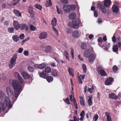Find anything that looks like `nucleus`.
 Segmentation results:
<instances>
[{"mask_svg": "<svg viewBox=\"0 0 121 121\" xmlns=\"http://www.w3.org/2000/svg\"><path fill=\"white\" fill-rule=\"evenodd\" d=\"M27 26V25L24 24H19V28L21 30H24Z\"/></svg>", "mask_w": 121, "mask_h": 121, "instance_id": "obj_31", "label": "nucleus"}, {"mask_svg": "<svg viewBox=\"0 0 121 121\" xmlns=\"http://www.w3.org/2000/svg\"><path fill=\"white\" fill-rule=\"evenodd\" d=\"M73 99L74 100L73 101V103L74 104V105L75 107V108L77 109H78V107L77 105V104L76 101V99H74V98H73Z\"/></svg>", "mask_w": 121, "mask_h": 121, "instance_id": "obj_47", "label": "nucleus"}, {"mask_svg": "<svg viewBox=\"0 0 121 121\" xmlns=\"http://www.w3.org/2000/svg\"><path fill=\"white\" fill-rule=\"evenodd\" d=\"M14 30V28L13 27L9 28L8 29V32L10 33L13 32Z\"/></svg>", "mask_w": 121, "mask_h": 121, "instance_id": "obj_44", "label": "nucleus"}, {"mask_svg": "<svg viewBox=\"0 0 121 121\" xmlns=\"http://www.w3.org/2000/svg\"><path fill=\"white\" fill-rule=\"evenodd\" d=\"M68 71L70 76H72L73 77H74V71L72 68L71 67L69 68L68 69Z\"/></svg>", "mask_w": 121, "mask_h": 121, "instance_id": "obj_23", "label": "nucleus"}, {"mask_svg": "<svg viewBox=\"0 0 121 121\" xmlns=\"http://www.w3.org/2000/svg\"><path fill=\"white\" fill-rule=\"evenodd\" d=\"M28 12L30 15L34 14V12L33 10V8L31 7H29L28 9Z\"/></svg>", "mask_w": 121, "mask_h": 121, "instance_id": "obj_35", "label": "nucleus"}, {"mask_svg": "<svg viewBox=\"0 0 121 121\" xmlns=\"http://www.w3.org/2000/svg\"><path fill=\"white\" fill-rule=\"evenodd\" d=\"M23 49L22 48H20L18 50V52L19 53H22L23 51Z\"/></svg>", "mask_w": 121, "mask_h": 121, "instance_id": "obj_64", "label": "nucleus"}, {"mask_svg": "<svg viewBox=\"0 0 121 121\" xmlns=\"http://www.w3.org/2000/svg\"><path fill=\"white\" fill-rule=\"evenodd\" d=\"M20 0H13L11 3L12 6H14L17 4L19 2Z\"/></svg>", "mask_w": 121, "mask_h": 121, "instance_id": "obj_34", "label": "nucleus"}, {"mask_svg": "<svg viewBox=\"0 0 121 121\" xmlns=\"http://www.w3.org/2000/svg\"><path fill=\"white\" fill-rule=\"evenodd\" d=\"M89 99L88 100V105L90 106L92 105V97L91 95H90L89 96Z\"/></svg>", "mask_w": 121, "mask_h": 121, "instance_id": "obj_33", "label": "nucleus"}, {"mask_svg": "<svg viewBox=\"0 0 121 121\" xmlns=\"http://www.w3.org/2000/svg\"><path fill=\"white\" fill-rule=\"evenodd\" d=\"M13 12L16 16H18V17L22 16L21 13L19 10L16 9H14L13 10Z\"/></svg>", "mask_w": 121, "mask_h": 121, "instance_id": "obj_26", "label": "nucleus"}, {"mask_svg": "<svg viewBox=\"0 0 121 121\" xmlns=\"http://www.w3.org/2000/svg\"><path fill=\"white\" fill-rule=\"evenodd\" d=\"M12 38L14 41L16 42H17L19 40V37L17 35H13Z\"/></svg>", "mask_w": 121, "mask_h": 121, "instance_id": "obj_29", "label": "nucleus"}, {"mask_svg": "<svg viewBox=\"0 0 121 121\" xmlns=\"http://www.w3.org/2000/svg\"><path fill=\"white\" fill-rule=\"evenodd\" d=\"M13 25L16 30H17L19 29V24L17 21H14L13 22Z\"/></svg>", "mask_w": 121, "mask_h": 121, "instance_id": "obj_16", "label": "nucleus"}, {"mask_svg": "<svg viewBox=\"0 0 121 121\" xmlns=\"http://www.w3.org/2000/svg\"><path fill=\"white\" fill-rule=\"evenodd\" d=\"M21 74L24 79H28L31 78V76L26 72H23Z\"/></svg>", "mask_w": 121, "mask_h": 121, "instance_id": "obj_11", "label": "nucleus"}, {"mask_svg": "<svg viewBox=\"0 0 121 121\" xmlns=\"http://www.w3.org/2000/svg\"><path fill=\"white\" fill-rule=\"evenodd\" d=\"M47 80L48 82H52L53 79V77L51 76H47L46 78H45Z\"/></svg>", "mask_w": 121, "mask_h": 121, "instance_id": "obj_30", "label": "nucleus"}, {"mask_svg": "<svg viewBox=\"0 0 121 121\" xmlns=\"http://www.w3.org/2000/svg\"><path fill=\"white\" fill-rule=\"evenodd\" d=\"M82 69L83 72L86 73V65L84 64L82 65Z\"/></svg>", "mask_w": 121, "mask_h": 121, "instance_id": "obj_43", "label": "nucleus"}, {"mask_svg": "<svg viewBox=\"0 0 121 121\" xmlns=\"http://www.w3.org/2000/svg\"><path fill=\"white\" fill-rule=\"evenodd\" d=\"M72 31L71 28H68L66 30V33L68 34H70L71 33Z\"/></svg>", "mask_w": 121, "mask_h": 121, "instance_id": "obj_58", "label": "nucleus"}, {"mask_svg": "<svg viewBox=\"0 0 121 121\" xmlns=\"http://www.w3.org/2000/svg\"><path fill=\"white\" fill-rule=\"evenodd\" d=\"M86 43H82L81 45V48L82 50L85 49L86 47Z\"/></svg>", "mask_w": 121, "mask_h": 121, "instance_id": "obj_37", "label": "nucleus"}, {"mask_svg": "<svg viewBox=\"0 0 121 121\" xmlns=\"http://www.w3.org/2000/svg\"><path fill=\"white\" fill-rule=\"evenodd\" d=\"M58 74V71L56 69H53L51 72L52 75L54 77H56L57 76Z\"/></svg>", "mask_w": 121, "mask_h": 121, "instance_id": "obj_20", "label": "nucleus"}, {"mask_svg": "<svg viewBox=\"0 0 121 121\" xmlns=\"http://www.w3.org/2000/svg\"><path fill=\"white\" fill-rule=\"evenodd\" d=\"M119 9L117 5H114L112 7V9L114 13H118L119 11Z\"/></svg>", "mask_w": 121, "mask_h": 121, "instance_id": "obj_15", "label": "nucleus"}, {"mask_svg": "<svg viewBox=\"0 0 121 121\" xmlns=\"http://www.w3.org/2000/svg\"><path fill=\"white\" fill-rule=\"evenodd\" d=\"M23 54L25 56H27L28 55V52L27 51H25L24 52Z\"/></svg>", "mask_w": 121, "mask_h": 121, "instance_id": "obj_62", "label": "nucleus"}, {"mask_svg": "<svg viewBox=\"0 0 121 121\" xmlns=\"http://www.w3.org/2000/svg\"><path fill=\"white\" fill-rule=\"evenodd\" d=\"M14 76L16 77H17L18 78L19 77H21L19 73L17 72H14L13 73Z\"/></svg>", "mask_w": 121, "mask_h": 121, "instance_id": "obj_48", "label": "nucleus"}, {"mask_svg": "<svg viewBox=\"0 0 121 121\" xmlns=\"http://www.w3.org/2000/svg\"><path fill=\"white\" fill-rule=\"evenodd\" d=\"M112 40L113 42H115L116 41V39L115 36H113V37Z\"/></svg>", "mask_w": 121, "mask_h": 121, "instance_id": "obj_63", "label": "nucleus"}, {"mask_svg": "<svg viewBox=\"0 0 121 121\" xmlns=\"http://www.w3.org/2000/svg\"><path fill=\"white\" fill-rule=\"evenodd\" d=\"M76 14L75 13L72 12L69 14V17L70 19H74L76 17Z\"/></svg>", "mask_w": 121, "mask_h": 121, "instance_id": "obj_19", "label": "nucleus"}, {"mask_svg": "<svg viewBox=\"0 0 121 121\" xmlns=\"http://www.w3.org/2000/svg\"><path fill=\"white\" fill-rule=\"evenodd\" d=\"M94 90V88L93 86H92L91 88H88V91L90 93H92L93 92V91Z\"/></svg>", "mask_w": 121, "mask_h": 121, "instance_id": "obj_49", "label": "nucleus"}, {"mask_svg": "<svg viewBox=\"0 0 121 121\" xmlns=\"http://www.w3.org/2000/svg\"><path fill=\"white\" fill-rule=\"evenodd\" d=\"M24 38V35L23 34H21L19 36V38L21 39H23Z\"/></svg>", "mask_w": 121, "mask_h": 121, "instance_id": "obj_59", "label": "nucleus"}, {"mask_svg": "<svg viewBox=\"0 0 121 121\" xmlns=\"http://www.w3.org/2000/svg\"><path fill=\"white\" fill-rule=\"evenodd\" d=\"M98 118V116L97 114H96L94 115L93 117V120L94 121H96Z\"/></svg>", "mask_w": 121, "mask_h": 121, "instance_id": "obj_50", "label": "nucleus"}, {"mask_svg": "<svg viewBox=\"0 0 121 121\" xmlns=\"http://www.w3.org/2000/svg\"><path fill=\"white\" fill-rule=\"evenodd\" d=\"M47 36V34L45 32H43L40 33L39 35V38L40 39H45Z\"/></svg>", "mask_w": 121, "mask_h": 121, "instance_id": "obj_13", "label": "nucleus"}, {"mask_svg": "<svg viewBox=\"0 0 121 121\" xmlns=\"http://www.w3.org/2000/svg\"><path fill=\"white\" fill-rule=\"evenodd\" d=\"M105 114L107 117V121H112V119L110 115V113L108 112H105Z\"/></svg>", "mask_w": 121, "mask_h": 121, "instance_id": "obj_24", "label": "nucleus"}, {"mask_svg": "<svg viewBox=\"0 0 121 121\" xmlns=\"http://www.w3.org/2000/svg\"><path fill=\"white\" fill-rule=\"evenodd\" d=\"M56 11L58 14L62 15L63 14L62 9L61 8H59L57 6H56Z\"/></svg>", "mask_w": 121, "mask_h": 121, "instance_id": "obj_28", "label": "nucleus"}, {"mask_svg": "<svg viewBox=\"0 0 121 121\" xmlns=\"http://www.w3.org/2000/svg\"><path fill=\"white\" fill-rule=\"evenodd\" d=\"M0 97L1 99L4 98V103H6V106L9 108H12L13 104L11 103V100L8 97H5V95L3 92L1 91H0Z\"/></svg>", "mask_w": 121, "mask_h": 121, "instance_id": "obj_2", "label": "nucleus"}, {"mask_svg": "<svg viewBox=\"0 0 121 121\" xmlns=\"http://www.w3.org/2000/svg\"><path fill=\"white\" fill-rule=\"evenodd\" d=\"M6 91L7 94L9 97L13 95V92L12 89L9 87H7L6 88Z\"/></svg>", "mask_w": 121, "mask_h": 121, "instance_id": "obj_9", "label": "nucleus"}, {"mask_svg": "<svg viewBox=\"0 0 121 121\" xmlns=\"http://www.w3.org/2000/svg\"><path fill=\"white\" fill-rule=\"evenodd\" d=\"M39 69H43L46 66V65L44 63H42L39 65Z\"/></svg>", "mask_w": 121, "mask_h": 121, "instance_id": "obj_40", "label": "nucleus"}, {"mask_svg": "<svg viewBox=\"0 0 121 121\" xmlns=\"http://www.w3.org/2000/svg\"><path fill=\"white\" fill-rule=\"evenodd\" d=\"M78 79L79 83L80 84H82L83 82L81 77L79 76H78Z\"/></svg>", "mask_w": 121, "mask_h": 121, "instance_id": "obj_54", "label": "nucleus"}, {"mask_svg": "<svg viewBox=\"0 0 121 121\" xmlns=\"http://www.w3.org/2000/svg\"><path fill=\"white\" fill-rule=\"evenodd\" d=\"M64 54L67 59L69 61V58L68 56V53L67 51H65L64 52Z\"/></svg>", "mask_w": 121, "mask_h": 121, "instance_id": "obj_41", "label": "nucleus"}, {"mask_svg": "<svg viewBox=\"0 0 121 121\" xmlns=\"http://www.w3.org/2000/svg\"><path fill=\"white\" fill-rule=\"evenodd\" d=\"M98 42L101 43L103 41V40L101 37H99L98 39Z\"/></svg>", "mask_w": 121, "mask_h": 121, "instance_id": "obj_61", "label": "nucleus"}, {"mask_svg": "<svg viewBox=\"0 0 121 121\" xmlns=\"http://www.w3.org/2000/svg\"><path fill=\"white\" fill-rule=\"evenodd\" d=\"M6 107H7L6 105L5 104H4V103L2 104L1 106L0 105V113L2 110L3 111H5Z\"/></svg>", "mask_w": 121, "mask_h": 121, "instance_id": "obj_27", "label": "nucleus"}, {"mask_svg": "<svg viewBox=\"0 0 121 121\" xmlns=\"http://www.w3.org/2000/svg\"><path fill=\"white\" fill-rule=\"evenodd\" d=\"M17 58V54L13 55L10 60V63L9 64V66L10 69H12L15 66Z\"/></svg>", "mask_w": 121, "mask_h": 121, "instance_id": "obj_4", "label": "nucleus"}, {"mask_svg": "<svg viewBox=\"0 0 121 121\" xmlns=\"http://www.w3.org/2000/svg\"><path fill=\"white\" fill-rule=\"evenodd\" d=\"M57 20L56 18H53L51 21V24L52 26V29L55 32V34L57 35H58V32L54 27L56 24Z\"/></svg>", "mask_w": 121, "mask_h": 121, "instance_id": "obj_6", "label": "nucleus"}, {"mask_svg": "<svg viewBox=\"0 0 121 121\" xmlns=\"http://www.w3.org/2000/svg\"><path fill=\"white\" fill-rule=\"evenodd\" d=\"M52 5V3L51 0H49L48 1H46L45 5L47 7L50 6Z\"/></svg>", "mask_w": 121, "mask_h": 121, "instance_id": "obj_39", "label": "nucleus"}, {"mask_svg": "<svg viewBox=\"0 0 121 121\" xmlns=\"http://www.w3.org/2000/svg\"><path fill=\"white\" fill-rule=\"evenodd\" d=\"M97 8L100 9L103 13L105 14L107 12L106 9L103 4L100 3H98L97 4Z\"/></svg>", "mask_w": 121, "mask_h": 121, "instance_id": "obj_7", "label": "nucleus"}, {"mask_svg": "<svg viewBox=\"0 0 121 121\" xmlns=\"http://www.w3.org/2000/svg\"><path fill=\"white\" fill-rule=\"evenodd\" d=\"M97 70L99 74L101 76H105L107 75L104 69H102L100 67H98L97 68Z\"/></svg>", "mask_w": 121, "mask_h": 121, "instance_id": "obj_8", "label": "nucleus"}, {"mask_svg": "<svg viewBox=\"0 0 121 121\" xmlns=\"http://www.w3.org/2000/svg\"><path fill=\"white\" fill-rule=\"evenodd\" d=\"M81 34V32L79 30H76L73 32L72 35L74 38H78L80 36Z\"/></svg>", "mask_w": 121, "mask_h": 121, "instance_id": "obj_10", "label": "nucleus"}, {"mask_svg": "<svg viewBox=\"0 0 121 121\" xmlns=\"http://www.w3.org/2000/svg\"><path fill=\"white\" fill-rule=\"evenodd\" d=\"M51 71V69L49 67H47L45 69V72L47 73L50 72Z\"/></svg>", "mask_w": 121, "mask_h": 121, "instance_id": "obj_38", "label": "nucleus"}, {"mask_svg": "<svg viewBox=\"0 0 121 121\" xmlns=\"http://www.w3.org/2000/svg\"><path fill=\"white\" fill-rule=\"evenodd\" d=\"M35 7L36 8L40 10H41L42 8L41 6L39 4H35Z\"/></svg>", "mask_w": 121, "mask_h": 121, "instance_id": "obj_45", "label": "nucleus"}, {"mask_svg": "<svg viewBox=\"0 0 121 121\" xmlns=\"http://www.w3.org/2000/svg\"><path fill=\"white\" fill-rule=\"evenodd\" d=\"M60 2L62 4H67L68 1L67 0H61Z\"/></svg>", "mask_w": 121, "mask_h": 121, "instance_id": "obj_55", "label": "nucleus"}, {"mask_svg": "<svg viewBox=\"0 0 121 121\" xmlns=\"http://www.w3.org/2000/svg\"><path fill=\"white\" fill-rule=\"evenodd\" d=\"M76 6L74 4L70 5L69 4H65L63 6V9L65 12H69L71 10H74Z\"/></svg>", "mask_w": 121, "mask_h": 121, "instance_id": "obj_3", "label": "nucleus"}, {"mask_svg": "<svg viewBox=\"0 0 121 121\" xmlns=\"http://www.w3.org/2000/svg\"><path fill=\"white\" fill-rule=\"evenodd\" d=\"M18 81L16 80H13L12 84L14 90V97L17 98L22 91L24 80L21 77L18 78Z\"/></svg>", "mask_w": 121, "mask_h": 121, "instance_id": "obj_1", "label": "nucleus"}, {"mask_svg": "<svg viewBox=\"0 0 121 121\" xmlns=\"http://www.w3.org/2000/svg\"><path fill=\"white\" fill-rule=\"evenodd\" d=\"M80 102L81 105L84 106L85 105L84 99L82 97L80 98Z\"/></svg>", "mask_w": 121, "mask_h": 121, "instance_id": "obj_36", "label": "nucleus"}, {"mask_svg": "<svg viewBox=\"0 0 121 121\" xmlns=\"http://www.w3.org/2000/svg\"><path fill=\"white\" fill-rule=\"evenodd\" d=\"M94 15L95 17H97L98 16V14L97 10H96L94 11Z\"/></svg>", "mask_w": 121, "mask_h": 121, "instance_id": "obj_57", "label": "nucleus"}, {"mask_svg": "<svg viewBox=\"0 0 121 121\" xmlns=\"http://www.w3.org/2000/svg\"><path fill=\"white\" fill-rule=\"evenodd\" d=\"M30 28L31 30L33 31H35L36 29L35 27L32 25H31L30 26Z\"/></svg>", "mask_w": 121, "mask_h": 121, "instance_id": "obj_53", "label": "nucleus"}, {"mask_svg": "<svg viewBox=\"0 0 121 121\" xmlns=\"http://www.w3.org/2000/svg\"><path fill=\"white\" fill-rule=\"evenodd\" d=\"M52 49L51 46H47L45 48V52L47 53H49L51 52Z\"/></svg>", "mask_w": 121, "mask_h": 121, "instance_id": "obj_25", "label": "nucleus"}, {"mask_svg": "<svg viewBox=\"0 0 121 121\" xmlns=\"http://www.w3.org/2000/svg\"><path fill=\"white\" fill-rule=\"evenodd\" d=\"M38 74L39 75L40 77L44 78H46V77L47 76V74L48 75V74H47L46 73H45V72L44 70H43L42 72H39Z\"/></svg>", "mask_w": 121, "mask_h": 121, "instance_id": "obj_14", "label": "nucleus"}, {"mask_svg": "<svg viewBox=\"0 0 121 121\" xmlns=\"http://www.w3.org/2000/svg\"><path fill=\"white\" fill-rule=\"evenodd\" d=\"M89 57V61L90 62H91L94 60L95 58V55L93 54H91Z\"/></svg>", "mask_w": 121, "mask_h": 121, "instance_id": "obj_17", "label": "nucleus"}, {"mask_svg": "<svg viewBox=\"0 0 121 121\" xmlns=\"http://www.w3.org/2000/svg\"><path fill=\"white\" fill-rule=\"evenodd\" d=\"M65 102L67 104H69L70 103L69 102V99L68 97H67L65 100H64Z\"/></svg>", "mask_w": 121, "mask_h": 121, "instance_id": "obj_51", "label": "nucleus"}, {"mask_svg": "<svg viewBox=\"0 0 121 121\" xmlns=\"http://www.w3.org/2000/svg\"><path fill=\"white\" fill-rule=\"evenodd\" d=\"M27 69L29 71L31 72H33L34 71L33 67L31 66H29L27 68Z\"/></svg>", "mask_w": 121, "mask_h": 121, "instance_id": "obj_42", "label": "nucleus"}, {"mask_svg": "<svg viewBox=\"0 0 121 121\" xmlns=\"http://www.w3.org/2000/svg\"><path fill=\"white\" fill-rule=\"evenodd\" d=\"M71 53L72 55V56L73 59H74V50L73 48H71Z\"/></svg>", "mask_w": 121, "mask_h": 121, "instance_id": "obj_52", "label": "nucleus"}, {"mask_svg": "<svg viewBox=\"0 0 121 121\" xmlns=\"http://www.w3.org/2000/svg\"><path fill=\"white\" fill-rule=\"evenodd\" d=\"M114 79L111 77H110L108 78L105 82V84L106 85H109L112 84L111 83Z\"/></svg>", "mask_w": 121, "mask_h": 121, "instance_id": "obj_12", "label": "nucleus"}, {"mask_svg": "<svg viewBox=\"0 0 121 121\" xmlns=\"http://www.w3.org/2000/svg\"><path fill=\"white\" fill-rule=\"evenodd\" d=\"M118 69V67L116 66L115 65L112 67V69L113 72L115 73L117 72Z\"/></svg>", "mask_w": 121, "mask_h": 121, "instance_id": "obj_46", "label": "nucleus"}, {"mask_svg": "<svg viewBox=\"0 0 121 121\" xmlns=\"http://www.w3.org/2000/svg\"><path fill=\"white\" fill-rule=\"evenodd\" d=\"M112 50L114 52H118V46L117 45L115 44L113 46Z\"/></svg>", "mask_w": 121, "mask_h": 121, "instance_id": "obj_32", "label": "nucleus"}, {"mask_svg": "<svg viewBox=\"0 0 121 121\" xmlns=\"http://www.w3.org/2000/svg\"><path fill=\"white\" fill-rule=\"evenodd\" d=\"M109 98L112 99L116 100L118 98V97L114 93H112L109 94Z\"/></svg>", "mask_w": 121, "mask_h": 121, "instance_id": "obj_18", "label": "nucleus"}, {"mask_svg": "<svg viewBox=\"0 0 121 121\" xmlns=\"http://www.w3.org/2000/svg\"><path fill=\"white\" fill-rule=\"evenodd\" d=\"M110 45V43H108L106 47L104 48V49L108 51V49Z\"/></svg>", "mask_w": 121, "mask_h": 121, "instance_id": "obj_56", "label": "nucleus"}, {"mask_svg": "<svg viewBox=\"0 0 121 121\" xmlns=\"http://www.w3.org/2000/svg\"><path fill=\"white\" fill-rule=\"evenodd\" d=\"M111 3L110 0H105L104 2V5L106 7H107L110 5Z\"/></svg>", "mask_w": 121, "mask_h": 121, "instance_id": "obj_22", "label": "nucleus"}, {"mask_svg": "<svg viewBox=\"0 0 121 121\" xmlns=\"http://www.w3.org/2000/svg\"><path fill=\"white\" fill-rule=\"evenodd\" d=\"M85 113V112L84 111V110H82L80 114V116L81 117H84Z\"/></svg>", "mask_w": 121, "mask_h": 121, "instance_id": "obj_60", "label": "nucleus"}, {"mask_svg": "<svg viewBox=\"0 0 121 121\" xmlns=\"http://www.w3.org/2000/svg\"><path fill=\"white\" fill-rule=\"evenodd\" d=\"M90 49H87L84 52V56L86 58L88 57L90 55Z\"/></svg>", "mask_w": 121, "mask_h": 121, "instance_id": "obj_21", "label": "nucleus"}, {"mask_svg": "<svg viewBox=\"0 0 121 121\" xmlns=\"http://www.w3.org/2000/svg\"><path fill=\"white\" fill-rule=\"evenodd\" d=\"M81 23V22L79 18H77L72 22V25L71 26L73 28L78 29L79 27V24Z\"/></svg>", "mask_w": 121, "mask_h": 121, "instance_id": "obj_5", "label": "nucleus"}]
</instances>
